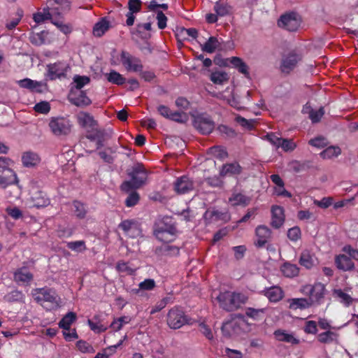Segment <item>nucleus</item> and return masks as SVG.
Instances as JSON below:
<instances>
[{"label":"nucleus","mask_w":358,"mask_h":358,"mask_svg":"<svg viewBox=\"0 0 358 358\" xmlns=\"http://www.w3.org/2000/svg\"><path fill=\"white\" fill-rule=\"evenodd\" d=\"M71 3L69 0H48L47 6L33 15L36 23L32 28L53 17H60L70 10Z\"/></svg>","instance_id":"nucleus-1"},{"label":"nucleus","mask_w":358,"mask_h":358,"mask_svg":"<svg viewBox=\"0 0 358 358\" xmlns=\"http://www.w3.org/2000/svg\"><path fill=\"white\" fill-rule=\"evenodd\" d=\"M78 124L86 130V138L92 142H94L96 149L103 145L105 134L103 131L96 127V122L88 113L80 112L77 115Z\"/></svg>","instance_id":"nucleus-2"},{"label":"nucleus","mask_w":358,"mask_h":358,"mask_svg":"<svg viewBox=\"0 0 358 358\" xmlns=\"http://www.w3.org/2000/svg\"><path fill=\"white\" fill-rule=\"evenodd\" d=\"M215 299L222 309L231 312L238 310L245 304L248 297L241 292L224 291L220 292Z\"/></svg>","instance_id":"nucleus-3"},{"label":"nucleus","mask_w":358,"mask_h":358,"mask_svg":"<svg viewBox=\"0 0 358 358\" xmlns=\"http://www.w3.org/2000/svg\"><path fill=\"white\" fill-rule=\"evenodd\" d=\"M34 300L47 310H52L61 306V298L56 292L48 287L36 288L32 290Z\"/></svg>","instance_id":"nucleus-4"},{"label":"nucleus","mask_w":358,"mask_h":358,"mask_svg":"<svg viewBox=\"0 0 358 358\" xmlns=\"http://www.w3.org/2000/svg\"><path fill=\"white\" fill-rule=\"evenodd\" d=\"M129 176L131 177L130 180L125 181L121 185V189L124 192H128L141 187L147 180V172L141 164L134 166Z\"/></svg>","instance_id":"nucleus-5"},{"label":"nucleus","mask_w":358,"mask_h":358,"mask_svg":"<svg viewBox=\"0 0 358 358\" xmlns=\"http://www.w3.org/2000/svg\"><path fill=\"white\" fill-rule=\"evenodd\" d=\"M303 291L308 295L312 306L322 304L328 293L325 285L320 282L303 286Z\"/></svg>","instance_id":"nucleus-6"},{"label":"nucleus","mask_w":358,"mask_h":358,"mask_svg":"<svg viewBox=\"0 0 358 358\" xmlns=\"http://www.w3.org/2000/svg\"><path fill=\"white\" fill-rule=\"evenodd\" d=\"M166 322L171 329H178L188 323V318L182 309L176 306L169 311Z\"/></svg>","instance_id":"nucleus-7"},{"label":"nucleus","mask_w":358,"mask_h":358,"mask_svg":"<svg viewBox=\"0 0 358 358\" xmlns=\"http://www.w3.org/2000/svg\"><path fill=\"white\" fill-rule=\"evenodd\" d=\"M154 234L155 237L163 243L172 242L176 234V228L171 224L159 222L155 224Z\"/></svg>","instance_id":"nucleus-8"},{"label":"nucleus","mask_w":358,"mask_h":358,"mask_svg":"<svg viewBox=\"0 0 358 358\" xmlns=\"http://www.w3.org/2000/svg\"><path fill=\"white\" fill-rule=\"evenodd\" d=\"M266 138L276 149L281 148L286 152H292L297 147L296 143L293 139L281 138L275 133L267 134Z\"/></svg>","instance_id":"nucleus-9"},{"label":"nucleus","mask_w":358,"mask_h":358,"mask_svg":"<svg viewBox=\"0 0 358 358\" xmlns=\"http://www.w3.org/2000/svg\"><path fill=\"white\" fill-rule=\"evenodd\" d=\"M46 69V76L50 80H53L65 78L70 66L66 62H57L48 64Z\"/></svg>","instance_id":"nucleus-10"},{"label":"nucleus","mask_w":358,"mask_h":358,"mask_svg":"<svg viewBox=\"0 0 358 358\" xmlns=\"http://www.w3.org/2000/svg\"><path fill=\"white\" fill-rule=\"evenodd\" d=\"M301 17L295 12H290L282 15L278 22L280 27L289 31H295L300 27Z\"/></svg>","instance_id":"nucleus-11"},{"label":"nucleus","mask_w":358,"mask_h":358,"mask_svg":"<svg viewBox=\"0 0 358 358\" xmlns=\"http://www.w3.org/2000/svg\"><path fill=\"white\" fill-rule=\"evenodd\" d=\"M49 127L51 131L56 136L66 135L71 131L70 121L64 117H52L50 120Z\"/></svg>","instance_id":"nucleus-12"},{"label":"nucleus","mask_w":358,"mask_h":358,"mask_svg":"<svg viewBox=\"0 0 358 358\" xmlns=\"http://www.w3.org/2000/svg\"><path fill=\"white\" fill-rule=\"evenodd\" d=\"M272 238V231L266 225H259L255 229L254 245L257 248H264Z\"/></svg>","instance_id":"nucleus-13"},{"label":"nucleus","mask_w":358,"mask_h":358,"mask_svg":"<svg viewBox=\"0 0 358 358\" xmlns=\"http://www.w3.org/2000/svg\"><path fill=\"white\" fill-rule=\"evenodd\" d=\"M118 227L130 238H136L141 236L140 225L134 220H124L120 223Z\"/></svg>","instance_id":"nucleus-14"},{"label":"nucleus","mask_w":358,"mask_h":358,"mask_svg":"<svg viewBox=\"0 0 358 358\" xmlns=\"http://www.w3.org/2000/svg\"><path fill=\"white\" fill-rule=\"evenodd\" d=\"M121 62L128 71L139 72L143 69L140 59L127 52H122Z\"/></svg>","instance_id":"nucleus-15"},{"label":"nucleus","mask_w":358,"mask_h":358,"mask_svg":"<svg viewBox=\"0 0 358 358\" xmlns=\"http://www.w3.org/2000/svg\"><path fill=\"white\" fill-rule=\"evenodd\" d=\"M194 127L202 134H209L213 131L215 124L209 117L199 115L194 118Z\"/></svg>","instance_id":"nucleus-16"},{"label":"nucleus","mask_w":358,"mask_h":358,"mask_svg":"<svg viewBox=\"0 0 358 358\" xmlns=\"http://www.w3.org/2000/svg\"><path fill=\"white\" fill-rule=\"evenodd\" d=\"M34 278L32 273L27 266L17 268L13 272V280L19 285H27Z\"/></svg>","instance_id":"nucleus-17"},{"label":"nucleus","mask_w":358,"mask_h":358,"mask_svg":"<svg viewBox=\"0 0 358 358\" xmlns=\"http://www.w3.org/2000/svg\"><path fill=\"white\" fill-rule=\"evenodd\" d=\"M243 317L241 315H236L230 320L224 322L222 326V332L226 337H230L236 334L240 329L238 319Z\"/></svg>","instance_id":"nucleus-18"},{"label":"nucleus","mask_w":358,"mask_h":358,"mask_svg":"<svg viewBox=\"0 0 358 358\" xmlns=\"http://www.w3.org/2000/svg\"><path fill=\"white\" fill-rule=\"evenodd\" d=\"M69 99L73 104L77 106H87L92 103L90 99L83 90H71Z\"/></svg>","instance_id":"nucleus-19"},{"label":"nucleus","mask_w":358,"mask_h":358,"mask_svg":"<svg viewBox=\"0 0 358 358\" xmlns=\"http://www.w3.org/2000/svg\"><path fill=\"white\" fill-rule=\"evenodd\" d=\"M194 189L193 181L187 176L178 178L174 182V190L176 193L183 194Z\"/></svg>","instance_id":"nucleus-20"},{"label":"nucleus","mask_w":358,"mask_h":358,"mask_svg":"<svg viewBox=\"0 0 358 358\" xmlns=\"http://www.w3.org/2000/svg\"><path fill=\"white\" fill-rule=\"evenodd\" d=\"M284 222V209L278 206H272L271 225L275 229H279L283 225Z\"/></svg>","instance_id":"nucleus-21"},{"label":"nucleus","mask_w":358,"mask_h":358,"mask_svg":"<svg viewBox=\"0 0 358 358\" xmlns=\"http://www.w3.org/2000/svg\"><path fill=\"white\" fill-rule=\"evenodd\" d=\"M17 183H18L17 176L13 170H7L6 173L0 170V187L6 188Z\"/></svg>","instance_id":"nucleus-22"},{"label":"nucleus","mask_w":358,"mask_h":358,"mask_svg":"<svg viewBox=\"0 0 358 358\" xmlns=\"http://www.w3.org/2000/svg\"><path fill=\"white\" fill-rule=\"evenodd\" d=\"M41 162L39 155L33 151H26L22 155V163L24 166L27 168L34 167Z\"/></svg>","instance_id":"nucleus-23"},{"label":"nucleus","mask_w":358,"mask_h":358,"mask_svg":"<svg viewBox=\"0 0 358 358\" xmlns=\"http://www.w3.org/2000/svg\"><path fill=\"white\" fill-rule=\"evenodd\" d=\"M18 85L24 89H28L31 92H41L44 85L41 82L33 80L30 78H24L17 81Z\"/></svg>","instance_id":"nucleus-24"},{"label":"nucleus","mask_w":358,"mask_h":358,"mask_svg":"<svg viewBox=\"0 0 358 358\" xmlns=\"http://www.w3.org/2000/svg\"><path fill=\"white\" fill-rule=\"evenodd\" d=\"M300 60L299 55L296 54H290L283 58L281 63V71L283 73H288L292 71L296 66L298 62Z\"/></svg>","instance_id":"nucleus-25"},{"label":"nucleus","mask_w":358,"mask_h":358,"mask_svg":"<svg viewBox=\"0 0 358 358\" xmlns=\"http://www.w3.org/2000/svg\"><path fill=\"white\" fill-rule=\"evenodd\" d=\"M335 264L339 270L348 271L354 269L355 264L350 257L345 255H337L335 258Z\"/></svg>","instance_id":"nucleus-26"},{"label":"nucleus","mask_w":358,"mask_h":358,"mask_svg":"<svg viewBox=\"0 0 358 358\" xmlns=\"http://www.w3.org/2000/svg\"><path fill=\"white\" fill-rule=\"evenodd\" d=\"M264 294L268 298L269 301L273 303L278 302L284 296L282 289L278 286H273L266 288L264 290Z\"/></svg>","instance_id":"nucleus-27"},{"label":"nucleus","mask_w":358,"mask_h":358,"mask_svg":"<svg viewBox=\"0 0 358 358\" xmlns=\"http://www.w3.org/2000/svg\"><path fill=\"white\" fill-rule=\"evenodd\" d=\"M316 260L317 259L313 252L308 250H304L301 252L299 264L306 268L310 269L315 265Z\"/></svg>","instance_id":"nucleus-28"},{"label":"nucleus","mask_w":358,"mask_h":358,"mask_svg":"<svg viewBox=\"0 0 358 358\" xmlns=\"http://www.w3.org/2000/svg\"><path fill=\"white\" fill-rule=\"evenodd\" d=\"M273 334L278 341L285 342L293 345L299 343V340L295 338L293 334L288 333L285 330L278 329L274 331Z\"/></svg>","instance_id":"nucleus-29"},{"label":"nucleus","mask_w":358,"mask_h":358,"mask_svg":"<svg viewBox=\"0 0 358 358\" xmlns=\"http://www.w3.org/2000/svg\"><path fill=\"white\" fill-rule=\"evenodd\" d=\"M289 308L292 310L306 309L312 306L308 299L293 298L288 300Z\"/></svg>","instance_id":"nucleus-30"},{"label":"nucleus","mask_w":358,"mask_h":358,"mask_svg":"<svg viewBox=\"0 0 358 358\" xmlns=\"http://www.w3.org/2000/svg\"><path fill=\"white\" fill-rule=\"evenodd\" d=\"M221 42L220 40L215 37L210 36L208 41L201 45V50L207 53H213L216 50H220Z\"/></svg>","instance_id":"nucleus-31"},{"label":"nucleus","mask_w":358,"mask_h":358,"mask_svg":"<svg viewBox=\"0 0 358 358\" xmlns=\"http://www.w3.org/2000/svg\"><path fill=\"white\" fill-rule=\"evenodd\" d=\"M87 324L90 329L96 334L104 332L108 329V326L101 322L99 315H94L92 320H88Z\"/></svg>","instance_id":"nucleus-32"},{"label":"nucleus","mask_w":358,"mask_h":358,"mask_svg":"<svg viewBox=\"0 0 358 358\" xmlns=\"http://www.w3.org/2000/svg\"><path fill=\"white\" fill-rule=\"evenodd\" d=\"M33 206L41 208L48 206L50 201L46 194L42 192H37L31 196Z\"/></svg>","instance_id":"nucleus-33"},{"label":"nucleus","mask_w":358,"mask_h":358,"mask_svg":"<svg viewBox=\"0 0 358 358\" xmlns=\"http://www.w3.org/2000/svg\"><path fill=\"white\" fill-rule=\"evenodd\" d=\"M226 92H229L230 94L229 96H226L224 92L218 93L216 96L220 99L225 101L228 104L231 106L240 110V104L238 100L235 97L233 91H229V88L227 87L226 89Z\"/></svg>","instance_id":"nucleus-34"},{"label":"nucleus","mask_w":358,"mask_h":358,"mask_svg":"<svg viewBox=\"0 0 358 358\" xmlns=\"http://www.w3.org/2000/svg\"><path fill=\"white\" fill-rule=\"evenodd\" d=\"M250 202V199L241 193L234 192L229 198V203L233 206H247Z\"/></svg>","instance_id":"nucleus-35"},{"label":"nucleus","mask_w":358,"mask_h":358,"mask_svg":"<svg viewBox=\"0 0 358 358\" xmlns=\"http://www.w3.org/2000/svg\"><path fill=\"white\" fill-rule=\"evenodd\" d=\"M241 171L240 165L237 163L225 164L220 170V174L222 176H233L239 174Z\"/></svg>","instance_id":"nucleus-36"},{"label":"nucleus","mask_w":358,"mask_h":358,"mask_svg":"<svg viewBox=\"0 0 358 358\" xmlns=\"http://www.w3.org/2000/svg\"><path fill=\"white\" fill-rule=\"evenodd\" d=\"M177 36L182 40L195 39L198 36V31L194 28H180L177 31Z\"/></svg>","instance_id":"nucleus-37"},{"label":"nucleus","mask_w":358,"mask_h":358,"mask_svg":"<svg viewBox=\"0 0 358 358\" xmlns=\"http://www.w3.org/2000/svg\"><path fill=\"white\" fill-rule=\"evenodd\" d=\"M333 296L345 306H349L354 299L347 293L341 289L333 290Z\"/></svg>","instance_id":"nucleus-38"},{"label":"nucleus","mask_w":358,"mask_h":358,"mask_svg":"<svg viewBox=\"0 0 358 358\" xmlns=\"http://www.w3.org/2000/svg\"><path fill=\"white\" fill-rule=\"evenodd\" d=\"M232 66L236 69L240 73L244 75H248V67L242 59L238 57H231L229 59Z\"/></svg>","instance_id":"nucleus-39"},{"label":"nucleus","mask_w":358,"mask_h":358,"mask_svg":"<svg viewBox=\"0 0 358 358\" xmlns=\"http://www.w3.org/2000/svg\"><path fill=\"white\" fill-rule=\"evenodd\" d=\"M210 79L215 85H224L228 82L229 76L225 71H217L210 74Z\"/></svg>","instance_id":"nucleus-40"},{"label":"nucleus","mask_w":358,"mask_h":358,"mask_svg":"<svg viewBox=\"0 0 358 358\" xmlns=\"http://www.w3.org/2000/svg\"><path fill=\"white\" fill-rule=\"evenodd\" d=\"M73 82L75 85L71 90H81L83 87L90 83V78L87 76L75 75L73 78Z\"/></svg>","instance_id":"nucleus-41"},{"label":"nucleus","mask_w":358,"mask_h":358,"mask_svg":"<svg viewBox=\"0 0 358 358\" xmlns=\"http://www.w3.org/2000/svg\"><path fill=\"white\" fill-rule=\"evenodd\" d=\"M106 76L108 82L117 85H122L126 81V79L115 70H112L108 73H106Z\"/></svg>","instance_id":"nucleus-42"},{"label":"nucleus","mask_w":358,"mask_h":358,"mask_svg":"<svg viewBox=\"0 0 358 358\" xmlns=\"http://www.w3.org/2000/svg\"><path fill=\"white\" fill-rule=\"evenodd\" d=\"M76 315L73 312L68 313L59 322V327L64 330H69L71 325L76 320Z\"/></svg>","instance_id":"nucleus-43"},{"label":"nucleus","mask_w":358,"mask_h":358,"mask_svg":"<svg viewBox=\"0 0 358 358\" xmlns=\"http://www.w3.org/2000/svg\"><path fill=\"white\" fill-rule=\"evenodd\" d=\"M109 29V22L105 19H102L95 24L93 28V34L95 36H101Z\"/></svg>","instance_id":"nucleus-44"},{"label":"nucleus","mask_w":358,"mask_h":358,"mask_svg":"<svg viewBox=\"0 0 358 358\" xmlns=\"http://www.w3.org/2000/svg\"><path fill=\"white\" fill-rule=\"evenodd\" d=\"M341 152V150L338 146H329L322 152H320V156L323 159H331L338 157Z\"/></svg>","instance_id":"nucleus-45"},{"label":"nucleus","mask_w":358,"mask_h":358,"mask_svg":"<svg viewBox=\"0 0 358 358\" xmlns=\"http://www.w3.org/2000/svg\"><path fill=\"white\" fill-rule=\"evenodd\" d=\"M281 271L284 275L289 278L294 277L299 273V268L296 265L289 263L284 264Z\"/></svg>","instance_id":"nucleus-46"},{"label":"nucleus","mask_w":358,"mask_h":358,"mask_svg":"<svg viewBox=\"0 0 358 358\" xmlns=\"http://www.w3.org/2000/svg\"><path fill=\"white\" fill-rule=\"evenodd\" d=\"M73 211L75 215L79 219H83L87 214V209L84 203L74 201L73 203Z\"/></svg>","instance_id":"nucleus-47"},{"label":"nucleus","mask_w":358,"mask_h":358,"mask_svg":"<svg viewBox=\"0 0 358 358\" xmlns=\"http://www.w3.org/2000/svg\"><path fill=\"white\" fill-rule=\"evenodd\" d=\"M130 322L131 318L129 316H122L114 319L113 322L110 324V327H111L115 331H118L124 324H129Z\"/></svg>","instance_id":"nucleus-48"},{"label":"nucleus","mask_w":358,"mask_h":358,"mask_svg":"<svg viewBox=\"0 0 358 358\" xmlns=\"http://www.w3.org/2000/svg\"><path fill=\"white\" fill-rule=\"evenodd\" d=\"M338 335L336 333L331 331H326L317 336L318 341L322 343H329L336 339Z\"/></svg>","instance_id":"nucleus-49"},{"label":"nucleus","mask_w":358,"mask_h":358,"mask_svg":"<svg viewBox=\"0 0 358 358\" xmlns=\"http://www.w3.org/2000/svg\"><path fill=\"white\" fill-rule=\"evenodd\" d=\"M54 25H55L60 31L63 34L67 35L71 33L73 29L70 24H65L62 20H56V17H53L51 22Z\"/></svg>","instance_id":"nucleus-50"},{"label":"nucleus","mask_w":358,"mask_h":358,"mask_svg":"<svg viewBox=\"0 0 358 358\" xmlns=\"http://www.w3.org/2000/svg\"><path fill=\"white\" fill-rule=\"evenodd\" d=\"M54 25H55L60 31L63 34L67 35L71 33L73 29L70 24H65L62 20H56V17H53L51 22Z\"/></svg>","instance_id":"nucleus-51"},{"label":"nucleus","mask_w":358,"mask_h":358,"mask_svg":"<svg viewBox=\"0 0 358 358\" xmlns=\"http://www.w3.org/2000/svg\"><path fill=\"white\" fill-rule=\"evenodd\" d=\"M54 25H55L60 31L63 34L67 35L71 33L73 29L70 24H65L62 20H56V17H53L51 22Z\"/></svg>","instance_id":"nucleus-52"},{"label":"nucleus","mask_w":358,"mask_h":358,"mask_svg":"<svg viewBox=\"0 0 358 358\" xmlns=\"http://www.w3.org/2000/svg\"><path fill=\"white\" fill-rule=\"evenodd\" d=\"M158 111L161 115L176 121L179 120L178 117L180 116L178 113H172L167 106L163 105L158 107Z\"/></svg>","instance_id":"nucleus-53"},{"label":"nucleus","mask_w":358,"mask_h":358,"mask_svg":"<svg viewBox=\"0 0 358 358\" xmlns=\"http://www.w3.org/2000/svg\"><path fill=\"white\" fill-rule=\"evenodd\" d=\"M208 153L213 157L220 159H223L227 157L226 150L220 146L210 148Z\"/></svg>","instance_id":"nucleus-54"},{"label":"nucleus","mask_w":358,"mask_h":358,"mask_svg":"<svg viewBox=\"0 0 358 358\" xmlns=\"http://www.w3.org/2000/svg\"><path fill=\"white\" fill-rule=\"evenodd\" d=\"M214 10L218 16H224L231 11V8L227 3L216 2L214 6Z\"/></svg>","instance_id":"nucleus-55"},{"label":"nucleus","mask_w":358,"mask_h":358,"mask_svg":"<svg viewBox=\"0 0 358 358\" xmlns=\"http://www.w3.org/2000/svg\"><path fill=\"white\" fill-rule=\"evenodd\" d=\"M199 330L209 341L214 340V333L211 327L205 322L199 323Z\"/></svg>","instance_id":"nucleus-56"},{"label":"nucleus","mask_w":358,"mask_h":358,"mask_svg":"<svg viewBox=\"0 0 358 358\" xmlns=\"http://www.w3.org/2000/svg\"><path fill=\"white\" fill-rule=\"evenodd\" d=\"M67 247L70 250L77 252H83L87 249L85 242L84 241H76L69 242L67 243Z\"/></svg>","instance_id":"nucleus-57"},{"label":"nucleus","mask_w":358,"mask_h":358,"mask_svg":"<svg viewBox=\"0 0 358 358\" xmlns=\"http://www.w3.org/2000/svg\"><path fill=\"white\" fill-rule=\"evenodd\" d=\"M116 269L120 273H123L127 275H133L136 272V268H131L128 263L124 262H120L116 265Z\"/></svg>","instance_id":"nucleus-58"},{"label":"nucleus","mask_w":358,"mask_h":358,"mask_svg":"<svg viewBox=\"0 0 358 358\" xmlns=\"http://www.w3.org/2000/svg\"><path fill=\"white\" fill-rule=\"evenodd\" d=\"M265 311V308L255 309L252 308H248L246 310L245 314L249 317H251L256 320H259L262 319V315L264 314Z\"/></svg>","instance_id":"nucleus-59"},{"label":"nucleus","mask_w":358,"mask_h":358,"mask_svg":"<svg viewBox=\"0 0 358 358\" xmlns=\"http://www.w3.org/2000/svg\"><path fill=\"white\" fill-rule=\"evenodd\" d=\"M78 349L83 353L92 354L95 352L92 345L85 341H79L76 343Z\"/></svg>","instance_id":"nucleus-60"},{"label":"nucleus","mask_w":358,"mask_h":358,"mask_svg":"<svg viewBox=\"0 0 358 358\" xmlns=\"http://www.w3.org/2000/svg\"><path fill=\"white\" fill-rule=\"evenodd\" d=\"M235 120L242 127L248 130H251L254 127V124L255 122V120H247L240 115H237Z\"/></svg>","instance_id":"nucleus-61"},{"label":"nucleus","mask_w":358,"mask_h":358,"mask_svg":"<svg viewBox=\"0 0 358 358\" xmlns=\"http://www.w3.org/2000/svg\"><path fill=\"white\" fill-rule=\"evenodd\" d=\"M34 108L38 113L48 114L50 110V105L49 102L43 101L36 103Z\"/></svg>","instance_id":"nucleus-62"},{"label":"nucleus","mask_w":358,"mask_h":358,"mask_svg":"<svg viewBox=\"0 0 358 358\" xmlns=\"http://www.w3.org/2000/svg\"><path fill=\"white\" fill-rule=\"evenodd\" d=\"M45 31H41V33L32 34L30 36V41L36 45H42L45 43Z\"/></svg>","instance_id":"nucleus-63"},{"label":"nucleus","mask_w":358,"mask_h":358,"mask_svg":"<svg viewBox=\"0 0 358 358\" xmlns=\"http://www.w3.org/2000/svg\"><path fill=\"white\" fill-rule=\"evenodd\" d=\"M301 229L298 227H294L287 231V237L292 241H297L301 238Z\"/></svg>","instance_id":"nucleus-64"}]
</instances>
